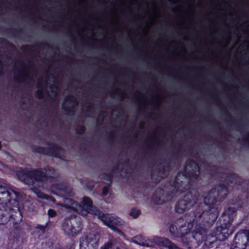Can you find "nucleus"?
I'll return each instance as SVG.
<instances>
[{
  "label": "nucleus",
  "instance_id": "11",
  "mask_svg": "<svg viewBox=\"0 0 249 249\" xmlns=\"http://www.w3.org/2000/svg\"><path fill=\"white\" fill-rule=\"evenodd\" d=\"M100 235L97 233H89L80 239L79 249H96L99 246Z\"/></svg>",
  "mask_w": 249,
  "mask_h": 249
},
{
  "label": "nucleus",
  "instance_id": "31",
  "mask_svg": "<svg viewBox=\"0 0 249 249\" xmlns=\"http://www.w3.org/2000/svg\"><path fill=\"white\" fill-rule=\"evenodd\" d=\"M48 214L50 217H53L56 215V211L53 209H49L48 211Z\"/></svg>",
  "mask_w": 249,
  "mask_h": 249
},
{
  "label": "nucleus",
  "instance_id": "48",
  "mask_svg": "<svg viewBox=\"0 0 249 249\" xmlns=\"http://www.w3.org/2000/svg\"><path fill=\"white\" fill-rule=\"evenodd\" d=\"M19 62L21 63V65L23 66H26V65L21 60H19Z\"/></svg>",
  "mask_w": 249,
  "mask_h": 249
},
{
  "label": "nucleus",
  "instance_id": "32",
  "mask_svg": "<svg viewBox=\"0 0 249 249\" xmlns=\"http://www.w3.org/2000/svg\"><path fill=\"white\" fill-rule=\"evenodd\" d=\"M122 170L119 168V164H116L112 168L111 173L114 175V173L116 172H120Z\"/></svg>",
  "mask_w": 249,
  "mask_h": 249
},
{
  "label": "nucleus",
  "instance_id": "38",
  "mask_svg": "<svg viewBox=\"0 0 249 249\" xmlns=\"http://www.w3.org/2000/svg\"><path fill=\"white\" fill-rule=\"evenodd\" d=\"M114 231H117V232L118 233H119L120 235H123L124 234V233L121 231V230H120V229H119L118 228H117V227L116 228H115L114 230H113Z\"/></svg>",
  "mask_w": 249,
  "mask_h": 249
},
{
  "label": "nucleus",
  "instance_id": "5",
  "mask_svg": "<svg viewBox=\"0 0 249 249\" xmlns=\"http://www.w3.org/2000/svg\"><path fill=\"white\" fill-rule=\"evenodd\" d=\"M132 240L134 243L144 247H151L154 243L160 247L166 248L168 249H182L165 237L155 236L152 241L142 235H137L133 237Z\"/></svg>",
  "mask_w": 249,
  "mask_h": 249
},
{
  "label": "nucleus",
  "instance_id": "57",
  "mask_svg": "<svg viewBox=\"0 0 249 249\" xmlns=\"http://www.w3.org/2000/svg\"><path fill=\"white\" fill-rule=\"evenodd\" d=\"M55 48L56 50H58V47H56Z\"/></svg>",
  "mask_w": 249,
  "mask_h": 249
},
{
  "label": "nucleus",
  "instance_id": "9",
  "mask_svg": "<svg viewBox=\"0 0 249 249\" xmlns=\"http://www.w3.org/2000/svg\"><path fill=\"white\" fill-rule=\"evenodd\" d=\"M182 174L190 181L196 182L200 179V167L195 160H188L186 161V165Z\"/></svg>",
  "mask_w": 249,
  "mask_h": 249
},
{
  "label": "nucleus",
  "instance_id": "22",
  "mask_svg": "<svg viewBox=\"0 0 249 249\" xmlns=\"http://www.w3.org/2000/svg\"><path fill=\"white\" fill-rule=\"evenodd\" d=\"M50 221L46 222L45 225H41L40 224H37L36 227L37 230V231H41L42 233H44L45 232L46 229L49 226Z\"/></svg>",
  "mask_w": 249,
  "mask_h": 249
},
{
  "label": "nucleus",
  "instance_id": "51",
  "mask_svg": "<svg viewBox=\"0 0 249 249\" xmlns=\"http://www.w3.org/2000/svg\"><path fill=\"white\" fill-rule=\"evenodd\" d=\"M51 100L53 102V101H54V98L51 97Z\"/></svg>",
  "mask_w": 249,
  "mask_h": 249
},
{
  "label": "nucleus",
  "instance_id": "14",
  "mask_svg": "<svg viewBox=\"0 0 249 249\" xmlns=\"http://www.w3.org/2000/svg\"><path fill=\"white\" fill-rule=\"evenodd\" d=\"M98 218L110 229L114 230L116 228V226L119 225V221L118 218H115L108 213H103L102 212L98 216Z\"/></svg>",
  "mask_w": 249,
  "mask_h": 249
},
{
  "label": "nucleus",
  "instance_id": "36",
  "mask_svg": "<svg viewBox=\"0 0 249 249\" xmlns=\"http://www.w3.org/2000/svg\"><path fill=\"white\" fill-rule=\"evenodd\" d=\"M120 164L126 167H130L131 165L130 161L128 159H126L123 163H121Z\"/></svg>",
  "mask_w": 249,
  "mask_h": 249
},
{
  "label": "nucleus",
  "instance_id": "40",
  "mask_svg": "<svg viewBox=\"0 0 249 249\" xmlns=\"http://www.w3.org/2000/svg\"><path fill=\"white\" fill-rule=\"evenodd\" d=\"M35 47V46H29V45H26L25 46L24 48H29L31 50L33 51V48Z\"/></svg>",
  "mask_w": 249,
  "mask_h": 249
},
{
  "label": "nucleus",
  "instance_id": "13",
  "mask_svg": "<svg viewBox=\"0 0 249 249\" xmlns=\"http://www.w3.org/2000/svg\"><path fill=\"white\" fill-rule=\"evenodd\" d=\"M170 170V165L168 162H167L165 160H164L162 163L160 162L156 165V167L153 172L150 174V178L154 182L158 183L160 179L162 178V177L159 176H157V178H155V173L158 174H161L163 175H166Z\"/></svg>",
  "mask_w": 249,
  "mask_h": 249
},
{
  "label": "nucleus",
  "instance_id": "6",
  "mask_svg": "<svg viewBox=\"0 0 249 249\" xmlns=\"http://www.w3.org/2000/svg\"><path fill=\"white\" fill-rule=\"evenodd\" d=\"M199 197L200 195L197 191L187 190L183 196L176 203V212L178 213H183L198 203Z\"/></svg>",
  "mask_w": 249,
  "mask_h": 249
},
{
  "label": "nucleus",
  "instance_id": "1",
  "mask_svg": "<svg viewBox=\"0 0 249 249\" xmlns=\"http://www.w3.org/2000/svg\"><path fill=\"white\" fill-rule=\"evenodd\" d=\"M228 185V183L215 185L204 197L203 203H198L195 210L171 224L169 231L172 237L181 238L183 245L188 249H195L203 242L205 246L211 248L216 241L227 239L234 232V227L230 228L237 209H242L249 202L248 192L245 201L238 197L234 203L237 207H230L225 210L216 222V227L208 235V231L218 217L215 206L227 197Z\"/></svg>",
  "mask_w": 249,
  "mask_h": 249
},
{
  "label": "nucleus",
  "instance_id": "27",
  "mask_svg": "<svg viewBox=\"0 0 249 249\" xmlns=\"http://www.w3.org/2000/svg\"><path fill=\"white\" fill-rule=\"evenodd\" d=\"M20 71L23 74V75L21 76V78L23 79V80H25L26 79H29L31 81L34 80L32 77L30 76V75L28 73H26L24 71L20 70Z\"/></svg>",
  "mask_w": 249,
  "mask_h": 249
},
{
  "label": "nucleus",
  "instance_id": "28",
  "mask_svg": "<svg viewBox=\"0 0 249 249\" xmlns=\"http://www.w3.org/2000/svg\"><path fill=\"white\" fill-rule=\"evenodd\" d=\"M110 186L107 185V186H104L102 189V195L103 196H106L108 195L109 191V187Z\"/></svg>",
  "mask_w": 249,
  "mask_h": 249
},
{
  "label": "nucleus",
  "instance_id": "8",
  "mask_svg": "<svg viewBox=\"0 0 249 249\" xmlns=\"http://www.w3.org/2000/svg\"><path fill=\"white\" fill-rule=\"evenodd\" d=\"M62 227L65 234L74 237L81 232L82 223L76 217L66 218L62 223Z\"/></svg>",
  "mask_w": 249,
  "mask_h": 249
},
{
  "label": "nucleus",
  "instance_id": "34",
  "mask_svg": "<svg viewBox=\"0 0 249 249\" xmlns=\"http://www.w3.org/2000/svg\"><path fill=\"white\" fill-rule=\"evenodd\" d=\"M107 140L109 142H113L114 140V137L112 133V132H110L109 134L107 136Z\"/></svg>",
  "mask_w": 249,
  "mask_h": 249
},
{
  "label": "nucleus",
  "instance_id": "19",
  "mask_svg": "<svg viewBox=\"0 0 249 249\" xmlns=\"http://www.w3.org/2000/svg\"><path fill=\"white\" fill-rule=\"evenodd\" d=\"M113 178V175L111 173H103L101 175V178L105 180L108 182V183H107V185L109 186H111L112 183V180Z\"/></svg>",
  "mask_w": 249,
  "mask_h": 249
},
{
  "label": "nucleus",
  "instance_id": "59",
  "mask_svg": "<svg viewBox=\"0 0 249 249\" xmlns=\"http://www.w3.org/2000/svg\"><path fill=\"white\" fill-rule=\"evenodd\" d=\"M223 134V135H224V136H226V134L225 133H223V134Z\"/></svg>",
  "mask_w": 249,
  "mask_h": 249
},
{
  "label": "nucleus",
  "instance_id": "47",
  "mask_svg": "<svg viewBox=\"0 0 249 249\" xmlns=\"http://www.w3.org/2000/svg\"><path fill=\"white\" fill-rule=\"evenodd\" d=\"M150 146H151L150 144H148V150H147V152H148L149 153H150L151 152V150H150Z\"/></svg>",
  "mask_w": 249,
  "mask_h": 249
},
{
  "label": "nucleus",
  "instance_id": "37",
  "mask_svg": "<svg viewBox=\"0 0 249 249\" xmlns=\"http://www.w3.org/2000/svg\"><path fill=\"white\" fill-rule=\"evenodd\" d=\"M36 94L39 98H42L43 97V92L42 90L38 89L36 92Z\"/></svg>",
  "mask_w": 249,
  "mask_h": 249
},
{
  "label": "nucleus",
  "instance_id": "53",
  "mask_svg": "<svg viewBox=\"0 0 249 249\" xmlns=\"http://www.w3.org/2000/svg\"><path fill=\"white\" fill-rule=\"evenodd\" d=\"M38 85L39 86V87H41V84L39 83H37Z\"/></svg>",
  "mask_w": 249,
  "mask_h": 249
},
{
  "label": "nucleus",
  "instance_id": "7",
  "mask_svg": "<svg viewBox=\"0 0 249 249\" xmlns=\"http://www.w3.org/2000/svg\"><path fill=\"white\" fill-rule=\"evenodd\" d=\"M46 144L48 146L44 147L38 145H33L32 146V151L34 153L63 160L62 155L65 153V150L62 146L56 143L49 142H47Z\"/></svg>",
  "mask_w": 249,
  "mask_h": 249
},
{
  "label": "nucleus",
  "instance_id": "35",
  "mask_svg": "<svg viewBox=\"0 0 249 249\" xmlns=\"http://www.w3.org/2000/svg\"><path fill=\"white\" fill-rule=\"evenodd\" d=\"M242 141L246 143H247L249 145V132L246 134V135L243 137Z\"/></svg>",
  "mask_w": 249,
  "mask_h": 249
},
{
  "label": "nucleus",
  "instance_id": "56",
  "mask_svg": "<svg viewBox=\"0 0 249 249\" xmlns=\"http://www.w3.org/2000/svg\"><path fill=\"white\" fill-rule=\"evenodd\" d=\"M160 131H162L163 130V129L162 128H160Z\"/></svg>",
  "mask_w": 249,
  "mask_h": 249
},
{
  "label": "nucleus",
  "instance_id": "18",
  "mask_svg": "<svg viewBox=\"0 0 249 249\" xmlns=\"http://www.w3.org/2000/svg\"><path fill=\"white\" fill-rule=\"evenodd\" d=\"M32 190L35 194H36L37 197L39 198L45 199L48 200H51L53 201L55 200V199L53 197L42 193L37 188L34 187L32 189Z\"/></svg>",
  "mask_w": 249,
  "mask_h": 249
},
{
  "label": "nucleus",
  "instance_id": "23",
  "mask_svg": "<svg viewBox=\"0 0 249 249\" xmlns=\"http://www.w3.org/2000/svg\"><path fill=\"white\" fill-rule=\"evenodd\" d=\"M141 214V211L136 208H132L129 214L133 218H137Z\"/></svg>",
  "mask_w": 249,
  "mask_h": 249
},
{
  "label": "nucleus",
  "instance_id": "49",
  "mask_svg": "<svg viewBox=\"0 0 249 249\" xmlns=\"http://www.w3.org/2000/svg\"><path fill=\"white\" fill-rule=\"evenodd\" d=\"M179 148L178 147L177 148V152H176L177 154L179 152Z\"/></svg>",
  "mask_w": 249,
  "mask_h": 249
},
{
  "label": "nucleus",
  "instance_id": "10",
  "mask_svg": "<svg viewBox=\"0 0 249 249\" xmlns=\"http://www.w3.org/2000/svg\"><path fill=\"white\" fill-rule=\"evenodd\" d=\"M70 202L71 205L78 207L79 210L87 213L98 216L101 213L98 208L93 205L92 199L89 196H84L80 203L72 199H70Z\"/></svg>",
  "mask_w": 249,
  "mask_h": 249
},
{
  "label": "nucleus",
  "instance_id": "20",
  "mask_svg": "<svg viewBox=\"0 0 249 249\" xmlns=\"http://www.w3.org/2000/svg\"><path fill=\"white\" fill-rule=\"evenodd\" d=\"M4 32L11 34L14 36H17L22 33V30L21 29H5Z\"/></svg>",
  "mask_w": 249,
  "mask_h": 249
},
{
  "label": "nucleus",
  "instance_id": "30",
  "mask_svg": "<svg viewBox=\"0 0 249 249\" xmlns=\"http://www.w3.org/2000/svg\"><path fill=\"white\" fill-rule=\"evenodd\" d=\"M87 111L90 113V114H94V107L91 103H89V105L87 107Z\"/></svg>",
  "mask_w": 249,
  "mask_h": 249
},
{
  "label": "nucleus",
  "instance_id": "43",
  "mask_svg": "<svg viewBox=\"0 0 249 249\" xmlns=\"http://www.w3.org/2000/svg\"><path fill=\"white\" fill-rule=\"evenodd\" d=\"M222 111L224 113H227L226 114H227V116H229V114L227 112V110L226 109V108L225 107H223Z\"/></svg>",
  "mask_w": 249,
  "mask_h": 249
},
{
  "label": "nucleus",
  "instance_id": "17",
  "mask_svg": "<svg viewBox=\"0 0 249 249\" xmlns=\"http://www.w3.org/2000/svg\"><path fill=\"white\" fill-rule=\"evenodd\" d=\"M52 192L53 194L58 195L56 192H61L66 193L69 191V188L64 183H54L52 185Z\"/></svg>",
  "mask_w": 249,
  "mask_h": 249
},
{
  "label": "nucleus",
  "instance_id": "25",
  "mask_svg": "<svg viewBox=\"0 0 249 249\" xmlns=\"http://www.w3.org/2000/svg\"><path fill=\"white\" fill-rule=\"evenodd\" d=\"M114 244L112 241H109L102 246L100 249H113Z\"/></svg>",
  "mask_w": 249,
  "mask_h": 249
},
{
  "label": "nucleus",
  "instance_id": "39",
  "mask_svg": "<svg viewBox=\"0 0 249 249\" xmlns=\"http://www.w3.org/2000/svg\"><path fill=\"white\" fill-rule=\"evenodd\" d=\"M20 77V75H16L14 76V80L18 82H20L19 78Z\"/></svg>",
  "mask_w": 249,
  "mask_h": 249
},
{
  "label": "nucleus",
  "instance_id": "15",
  "mask_svg": "<svg viewBox=\"0 0 249 249\" xmlns=\"http://www.w3.org/2000/svg\"><path fill=\"white\" fill-rule=\"evenodd\" d=\"M222 178L224 179V182L228 181L229 183H234L239 186L245 183L246 180L239 176L238 174L234 173H225Z\"/></svg>",
  "mask_w": 249,
  "mask_h": 249
},
{
  "label": "nucleus",
  "instance_id": "42",
  "mask_svg": "<svg viewBox=\"0 0 249 249\" xmlns=\"http://www.w3.org/2000/svg\"><path fill=\"white\" fill-rule=\"evenodd\" d=\"M172 5H175L176 3H178V2L172 1L170 0H167Z\"/></svg>",
  "mask_w": 249,
  "mask_h": 249
},
{
  "label": "nucleus",
  "instance_id": "24",
  "mask_svg": "<svg viewBox=\"0 0 249 249\" xmlns=\"http://www.w3.org/2000/svg\"><path fill=\"white\" fill-rule=\"evenodd\" d=\"M75 131V133L78 135L83 134L85 132L86 127L83 125L78 124Z\"/></svg>",
  "mask_w": 249,
  "mask_h": 249
},
{
  "label": "nucleus",
  "instance_id": "4",
  "mask_svg": "<svg viewBox=\"0 0 249 249\" xmlns=\"http://www.w3.org/2000/svg\"><path fill=\"white\" fill-rule=\"evenodd\" d=\"M56 171L54 167L46 166L36 169H20L16 173L19 180L29 186H34L36 183L43 184L54 178Z\"/></svg>",
  "mask_w": 249,
  "mask_h": 249
},
{
  "label": "nucleus",
  "instance_id": "2",
  "mask_svg": "<svg viewBox=\"0 0 249 249\" xmlns=\"http://www.w3.org/2000/svg\"><path fill=\"white\" fill-rule=\"evenodd\" d=\"M20 197V193L11 187L0 185V225L12 224L13 230L9 240L13 243L19 242L23 235L20 225L22 214L19 206Z\"/></svg>",
  "mask_w": 249,
  "mask_h": 249
},
{
  "label": "nucleus",
  "instance_id": "52",
  "mask_svg": "<svg viewBox=\"0 0 249 249\" xmlns=\"http://www.w3.org/2000/svg\"><path fill=\"white\" fill-rule=\"evenodd\" d=\"M214 125L217 126L219 125V124L218 123H214Z\"/></svg>",
  "mask_w": 249,
  "mask_h": 249
},
{
  "label": "nucleus",
  "instance_id": "33",
  "mask_svg": "<svg viewBox=\"0 0 249 249\" xmlns=\"http://www.w3.org/2000/svg\"><path fill=\"white\" fill-rule=\"evenodd\" d=\"M41 45L43 46V47H44L46 48L50 49L52 50H53L54 49V48L53 46L51 45L50 44H49L47 42L43 43L41 44Z\"/></svg>",
  "mask_w": 249,
  "mask_h": 249
},
{
  "label": "nucleus",
  "instance_id": "3",
  "mask_svg": "<svg viewBox=\"0 0 249 249\" xmlns=\"http://www.w3.org/2000/svg\"><path fill=\"white\" fill-rule=\"evenodd\" d=\"M179 177L180 173H178L173 179L166 182L165 188H157L152 196V201L156 205H161L185 192L187 190L185 183L179 179Z\"/></svg>",
  "mask_w": 249,
  "mask_h": 249
},
{
  "label": "nucleus",
  "instance_id": "55",
  "mask_svg": "<svg viewBox=\"0 0 249 249\" xmlns=\"http://www.w3.org/2000/svg\"><path fill=\"white\" fill-rule=\"evenodd\" d=\"M1 142H0V149H1Z\"/></svg>",
  "mask_w": 249,
  "mask_h": 249
},
{
  "label": "nucleus",
  "instance_id": "50",
  "mask_svg": "<svg viewBox=\"0 0 249 249\" xmlns=\"http://www.w3.org/2000/svg\"><path fill=\"white\" fill-rule=\"evenodd\" d=\"M73 60H74V58L73 57H71L70 59V61H73Z\"/></svg>",
  "mask_w": 249,
  "mask_h": 249
},
{
  "label": "nucleus",
  "instance_id": "21",
  "mask_svg": "<svg viewBox=\"0 0 249 249\" xmlns=\"http://www.w3.org/2000/svg\"><path fill=\"white\" fill-rule=\"evenodd\" d=\"M233 125L236 128V130L238 131H241L242 129L246 128V124L242 122H235L233 123Z\"/></svg>",
  "mask_w": 249,
  "mask_h": 249
},
{
  "label": "nucleus",
  "instance_id": "29",
  "mask_svg": "<svg viewBox=\"0 0 249 249\" xmlns=\"http://www.w3.org/2000/svg\"><path fill=\"white\" fill-rule=\"evenodd\" d=\"M232 249V246L230 247L228 244H221L217 246L215 249Z\"/></svg>",
  "mask_w": 249,
  "mask_h": 249
},
{
  "label": "nucleus",
  "instance_id": "41",
  "mask_svg": "<svg viewBox=\"0 0 249 249\" xmlns=\"http://www.w3.org/2000/svg\"><path fill=\"white\" fill-rule=\"evenodd\" d=\"M94 185L93 184H89L88 186V188L89 190H92L94 188Z\"/></svg>",
  "mask_w": 249,
  "mask_h": 249
},
{
  "label": "nucleus",
  "instance_id": "16",
  "mask_svg": "<svg viewBox=\"0 0 249 249\" xmlns=\"http://www.w3.org/2000/svg\"><path fill=\"white\" fill-rule=\"evenodd\" d=\"M67 101H70V105L66 106L63 104L62 105V109L67 113H71L73 114L74 112L73 109L78 105V100L74 95H69L65 98L64 102Z\"/></svg>",
  "mask_w": 249,
  "mask_h": 249
},
{
  "label": "nucleus",
  "instance_id": "12",
  "mask_svg": "<svg viewBox=\"0 0 249 249\" xmlns=\"http://www.w3.org/2000/svg\"><path fill=\"white\" fill-rule=\"evenodd\" d=\"M249 245V230H241L236 233L231 244L232 249H245Z\"/></svg>",
  "mask_w": 249,
  "mask_h": 249
},
{
  "label": "nucleus",
  "instance_id": "58",
  "mask_svg": "<svg viewBox=\"0 0 249 249\" xmlns=\"http://www.w3.org/2000/svg\"><path fill=\"white\" fill-rule=\"evenodd\" d=\"M221 130H222V129H221V128H220V129H219V132L221 133Z\"/></svg>",
  "mask_w": 249,
  "mask_h": 249
},
{
  "label": "nucleus",
  "instance_id": "44",
  "mask_svg": "<svg viewBox=\"0 0 249 249\" xmlns=\"http://www.w3.org/2000/svg\"><path fill=\"white\" fill-rule=\"evenodd\" d=\"M106 112L105 111H101L100 113H99V116H104V114H105Z\"/></svg>",
  "mask_w": 249,
  "mask_h": 249
},
{
  "label": "nucleus",
  "instance_id": "45",
  "mask_svg": "<svg viewBox=\"0 0 249 249\" xmlns=\"http://www.w3.org/2000/svg\"><path fill=\"white\" fill-rule=\"evenodd\" d=\"M213 98H214V100H215V101H217V102H219V101H220V100H219V99L218 98V97H217V95H213Z\"/></svg>",
  "mask_w": 249,
  "mask_h": 249
},
{
  "label": "nucleus",
  "instance_id": "54",
  "mask_svg": "<svg viewBox=\"0 0 249 249\" xmlns=\"http://www.w3.org/2000/svg\"><path fill=\"white\" fill-rule=\"evenodd\" d=\"M59 249H68V248H60Z\"/></svg>",
  "mask_w": 249,
  "mask_h": 249
},
{
  "label": "nucleus",
  "instance_id": "46",
  "mask_svg": "<svg viewBox=\"0 0 249 249\" xmlns=\"http://www.w3.org/2000/svg\"><path fill=\"white\" fill-rule=\"evenodd\" d=\"M117 107L119 108V109H120L121 111L123 113V109H122V107L121 105L118 106Z\"/></svg>",
  "mask_w": 249,
  "mask_h": 249
},
{
  "label": "nucleus",
  "instance_id": "26",
  "mask_svg": "<svg viewBox=\"0 0 249 249\" xmlns=\"http://www.w3.org/2000/svg\"><path fill=\"white\" fill-rule=\"evenodd\" d=\"M0 44L6 45V46H9L11 47H14V45L11 43L9 42V41H8L7 39L4 38H0Z\"/></svg>",
  "mask_w": 249,
  "mask_h": 249
}]
</instances>
